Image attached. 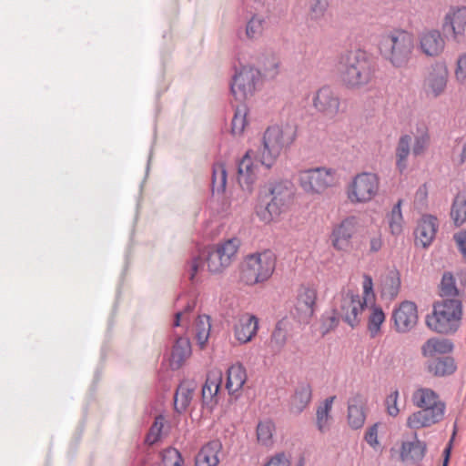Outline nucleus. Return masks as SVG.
Returning a JSON list of instances; mask_svg holds the SVG:
<instances>
[{"mask_svg": "<svg viewBox=\"0 0 466 466\" xmlns=\"http://www.w3.org/2000/svg\"><path fill=\"white\" fill-rule=\"evenodd\" d=\"M382 247V240L380 237H374L370 239V249L372 252L379 251Z\"/></svg>", "mask_w": 466, "mask_h": 466, "instance_id": "obj_57", "label": "nucleus"}, {"mask_svg": "<svg viewBox=\"0 0 466 466\" xmlns=\"http://www.w3.org/2000/svg\"><path fill=\"white\" fill-rule=\"evenodd\" d=\"M366 299L360 298L358 293L351 290L342 294L339 308L338 309V318L342 319L351 328L360 323L359 315L366 307Z\"/></svg>", "mask_w": 466, "mask_h": 466, "instance_id": "obj_12", "label": "nucleus"}, {"mask_svg": "<svg viewBox=\"0 0 466 466\" xmlns=\"http://www.w3.org/2000/svg\"><path fill=\"white\" fill-rule=\"evenodd\" d=\"M412 402L419 408L435 407L439 404H444L440 400L439 395L428 388H420L416 390L411 397Z\"/></svg>", "mask_w": 466, "mask_h": 466, "instance_id": "obj_32", "label": "nucleus"}, {"mask_svg": "<svg viewBox=\"0 0 466 466\" xmlns=\"http://www.w3.org/2000/svg\"><path fill=\"white\" fill-rule=\"evenodd\" d=\"M335 396L325 399L316 411V425L320 432H326L329 430V412L335 400Z\"/></svg>", "mask_w": 466, "mask_h": 466, "instance_id": "obj_37", "label": "nucleus"}, {"mask_svg": "<svg viewBox=\"0 0 466 466\" xmlns=\"http://www.w3.org/2000/svg\"><path fill=\"white\" fill-rule=\"evenodd\" d=\"M289 323L286 319L277 322L268 342V348L273 354H279L285 347L289 332Z\"/></svg>", "mask_w": 466, "mask_h": 466, "instance_id": "obj_27", "label": "nucleus"}, {"mask_svg": "<svg viewBox=\"0 0 466 466\" xmlns=\"http://www.w3.org/2000/svg\"><path fill=\"white\" fill-rule=\"evenodd\" d=\"M309 15L312 19H319L324 15L329 5L328 0H309Z\"/></svg>", "mask_w": 466, "mask_h": 466, "instance_id": "obj_49", "label": "nucleus"}, {"mask_svg": "<svg viewBox=\"0 0 466 466\" xmlns=\"http://www.w3.org/2000/svg\"><path fill=\"white\" fill-rule=\"evenodd\" d=\"M400 288V279L397 271L389 272L381 281V296L393 299L397 297Z\"/></svg>", "mask_w": 466, "mask_h": 466, "instance_id": "obj_34", "label": "nucleus"}, {"mask_svg": "<svg viewBox=\"0 0 466 466\" xmlns=\"http://www.w3.org/2000/svg\"><path fill=\"white\" fill-rule=\"evenodd\" d=\"M445 404L439 406L420 408V410L413 412L407 420V425L411 429H420L430 427L441 421L444 416Z\"/></svg>", "mask_w": 466, "mask_h": 466, "instance_id": "obj_17", "label": "nucleus"}, {"mask_svg": "<svg viewBox=\"0 0 466 466\" xmlns=\"http://www.w3.org/2000/svg\"><path fill=\"white\" fill-rule=\"evenodd\" d=\"M448 80V71L442 65L432 66L424 81L423 89L427 96H440L445 90Z\"/></svg>", "mask_w": 466, "mask_h": 466, "instance_id": "obj_20", "label": "nucleus"}, {"mask_svg": "<svg viewBox=\"0 0 466 466\" xmlns=\"http://www.w3.org/2000/svg\"><path fill=\"white\" fill-rule=\"evenodd\" d=\"M418 38L420 50L426 56H439L445 48L444 36L438 29H424Z\"/></svg>", "mask_w": 466, "mask_h": 466, "instance_id": "obj_19", "label": "nucleus"}, {"mask_svg": "<svg viewBox=\"0 0 466 466\" xmlns=\"http://www.w3.org/2000/svg\"><path fill=\"white\" fill-rule=\"evenodd\" d=\"M183 463V457L176 448L168 447L161 452L159 466H182Z\"/></svg>", "mask_w": 466, "mask_h": 466, "instance_id": "obj_45", "label": "nucleus"}, {"mask_svg": "<svg viewBox=\"0 0 466 466\" xmlns=\"http://www.w3.org/2000/svg\"><path fill=\"white\" fill-rule=\"evenodd\" d=\"M222 448L219 441L208 442L198 452L195 458V466H217L219 462L218 453Z\"/></svg>", "mask_w": 466, "mask_h": 466, "instance_id": "obj_23", "label": "nucleus"}, {"mask_svg": "<svg viewBox=\"0 0 466 466\" xmlns=\"http://www.w3.org/2000/svg\"><path fill=\"white\" fill-rule=\"evenodd\" d=\"M426 370L435 377H445L455 372L457 366L451 356L431 358L426 362Z\"/></svg>", "mask_w": 466, "mask_h": 466, "instance_id": "obj_25", "label": "nucleus"}, {"mask_svg": "<svg viewBox=\"0 0 466 466\" xmlns=\"http://www.w3.org/2000/svg\"><path fill=\"white\" fill-rule=\"evenodd\" d=\"M462 317V303L458 299H444L433 305L431 315L426 318V325L441 334H451L458 330Z\"/></svg>", "mask_w": 466, "mask_h": 466, "instance_id": "obj_5", "label": "nucleus"}, {"mask_svg": "<svg viewBox=\"0 0 466 466\" xmlns=\"http://www.w3.org/2000/svg\"><path fill=\"white\" fill-rule=\"evenodd\" d=\"M399 390H395L385 400L387 413L391 417H396L400 410L398 408Z\"/></svg>", "mask_w": 466, "mask_h": 466, "instance_id": "obj_50", "label": "nucleus"}, {"mask_svg": "<svg viewBox=\"0 0 466 466\" xmlns=\"http://www.w3.org/2000/svg\"><path fill=\"white\" fill-rule=\"evenodd\" d=\"M365 441L369 445L375 448L378 444V423H374L370 426L364 436Z\"/></svg>", "mask_w": 466, "mask_h": 466, "instance_id": "obj_51", "label": "nucleus"}, {"mask_svg": "<svg viewBox=\"0 0 466 466\" xmlns=\"http://www.w3.org/2000/svg\"><path fill=\"white\" fill-rule=\"evenodd\" d=\"M227 177L228 175L225 164H214L211 177V190L213 194H222L225 192Z\"/></svg>", "mask_w": 466, "mask_h": 466, "instance_id": "obj_36", "label": "nucleus"}, {"mask_svg": "<svg viewBox=\"0 0 466 466\" xmlns=\"http://www.w3.org/2000/svg\"><path fill=\"white\" fill-rule=\"evenodd\" d=\"M439 228L438 218L431 214H424L418 220L414 229L415 245L424 248L431 246Z\"/></svg>", "mask_w": 466, "mask_h": 466, "instance_id": "obj_18", "label": "nucleus"}, {"mask_svg": "<svg viewBox=\"0 0 466 466\" xmlns=\"http://www.w3.org/2000/svg\"><path fill=\"white\" fill-rule=\"evenodd\" d=\"M426 448L425 442L417 438L411 441H404L401 445L400 458L405 462H419L424 458Z\"/></svg>", "mask_w": 466, "mask_h": 466, "instance_id": "obj_28", "label": "nucleus"}, {"mask_svg": "<svg viewBox=\"0 0 466 466\" xmlns=\"http://www.w3.org/2000/svg\"><path fill=\"white\" fill-rule=\"evenodd\" d=\"M312 388L309 383L302 381L298 383L294 394L289 400V411L293 414H300L310 403Z\"/></svg>", "mask_w": 466, "mask_h": 466, "instance_id": "obj_22", "label": "nucleus"}, {"mask_svg": "<svg viewBox=\"0 0 466 466\" xmlns=\"http://www.w3.org/2000/svg\"><path fill=\"white\" fill-rule=\"evenodd\" d=\"M292 196V184L287 179L265 183L258 191L257 215L261 221L269 223L288 209Z\"/></svg>", "mask_w": 466, "mask_h": 466, "instance_id": "obj_3", "label": "nucleus"}, {"mask_svg": "<svg viewBox=\"0 0 466 466\" xmlns=\"http://www.w3.org/2000/svg\"><path fill=\"white\" fill-rule=\"evenodd\" d=\"M194 308H195V303L188 301L185 307V312H189V311L193 310Z\"/></svg>", "mask_w": 466, "mask_h": 466, "instance_id": "obj_61", "label": "nucleus"}, {"mask_svg": "<svg viewBox=\"0 0 466 466\" xmlns=\"http://www.w3.org/2000/svg\"><path fill=\"white\" fill-rule=\"evenodd\" d=\"M208 327H203L202 329L198 328L197 331V339L200 345H204L209 337L210 324L208 322V318L207 319Z\"/></svg>", "mask_w": 466, "mask_h": 466, "instance_id": "obj_56", "label": "nucleus"}, {"mask_svg": "<svg viewBox=\"0 0 466 466\" xmlns=\"http://www.w3.org/2000/svg\"><path fill=\"white\" fill-rule=\"evenodd\" d=\"M401 204L402 199H399L392 207L390 213L388 215L389 226L391 234L393 235H399L402 231L403 217L401 212Z\"/></svg>", "mask_w": 466, "mask_h": 466, "instance_id": "obj_41", "label": "nucleus"}, {"mask_svg": "<svg viewBox=\"0 0 466 466\" xmlns=\"http://www.w3.org/2000/svg\"><path fill=\"white\" fill-rule=\"evenodd\" d=\"M276 263L277 257L269 249L249 254L242 263L240 279L248 286L263 283L272 276Z\"/></svg>", "mask_w": 466, "mask_h": 466, "instance_id": "obj_6", "label": "nucleus"}, {"mask_svg": "<svg viewBox=\"0 0 466 466\" xmlns=\"http://www.w3.org/2000/svg\"><path fill=\"white\" fill-rule=\"evenodd\" d=\"M258 319L254 315H246L235 325V337L240 343H247L256 335Z\"/></svg>", "mask_w": 466, "mask_h": 466, "instance_id": "obj_24", "label": "nucleus"}, {"mask_svg": "<svg viewBox=\"0 0 466 466\" xmlns=\"http://www.w3.org/2000/svg\"><path fill=\"white\" fill-rule=\"evenodd\" d=\"M275 424L270 420L259 421L257 426V439L259 444L270 447L273 444Z\"/></svg>", "mask_w": 466, "mask_h": 466, "instance_id": "obj_38", "label": "nucleus"}, {"mask_svg": "<svg viewBox=\"0 0 466 466\" xmlns=\"http://www.w3.org/2000/svg\"><path fill=\"white\" fill-rule=\"evenodd\" d=\"M358 218L350 216L335 225L331 233V241L337 250H346L350 247L351 238L357 231Z\"/></svg>", "mask_w": 466, "mask_h": 466, "instance_id": "obj_14", "label": "nucleus"}, {"mask_svg": "<svg viewBox=\"0 0 466 466\" xmlns=\"http://www.w3.org/2000/svg\"><path fill=\"white\" fill-rule=\"evenodd\" d=\"M453 350V343L448 339L431 338L421 346V354L425 358H433L436 354H448Z\"/></svg>", "mask_w": 466, "mask_h": 466, "instance_id": "obj_30", "label": "nucleus"}, {"mask_svg": "<svg viewBox=\"0 0 466 466\" xmlns=\"http://www.w3.org/2000/svg\"><path fill=\"white\" fill-rule=\"evenodd\" d=\"M451 443L452 439L449 441L448 445L445 447L443 451V462L449 463L450 457H451Z\"/></svg>", "mask_w": 466, "mask_h": 466, "instance_id": "obj_59", "label": "nucleus"}, {"mask_svg": "<svg viewBox=\"0 0 466 466\" xmlns=\"http://www.w3.org/2000/svg\"><path fill=\"white\" fill-rule=\"evenodd\" d=\"M247 380L245 368L241 364L230 366L227 370L226 389L229 395L239 391Z\"/></svg>", "mask_w": 466, "mask_h": 466, "instance_id": "obj_29", "label": "nucleus"}, {"mask_svg": "<svg viewBox=\"0 0 466 466\" xmlns=\"http://www.w3.org/2000/svg\"><path fill=\"white\" fill-rule=\"evenodd\" d=\"M264 466H290V462L287 455L280 452L273 456Z\"/></svg>", "mask_w": 466, "mask_h": 466, "instance_id": "obj_53", "label": "nucleus"}, {"mask_svg": "<svg viewBox=\"0 0 466 466\" xmlns=\"http://www.w3.org/2000/svg\"><path fill=\"white\" fill-rule=\"evenodd\" d=\"M297 137L294 126H272L267 128L262 137V145L258 152L248 150L238 163V180L241 188L248 193L253 190L257 179L258 165L254 158L268 169L272 167L281 151L289 147Z\"/></svg>", "mask_w": 466, "mask_h": 466, "instance_id": "obj_1", "label": "nucleus"}, {"mask_svg": "<svg viewBox=\"0 0 466 466\" xmlns=\"http://www.w3.org/2000/svg\"><path fill=\"white\" fill-rule=\"evenodd\" d=\"M164 420L165 419L162 415H158L155 418V421L149 428V431L145 438V442L147 445H154L160 440L164 427Z\"/></svg>", "mask_w": 466, "mask_h": 466, "instance_id": "obj_46", "label": "nucleus"}, {"mask_svg": "<svg viewBox=\"0 0 466 466\" xmlns=\"http://www.w3.org/2000/svg\"><path fill=\"white\" fill-rule=\"evenodd\" d=\"M379 177L370 172L358 174L352 180L348 198L352 203H364L371 200L378 193Z\"/></svg>", "mask_w": 466, "mask_h": 466, "instance_id": "obj_9", "label": "nucleus"}, {"mask_svg": "<svg viewBox=\"0 0 466 466\" xmlns=\"http://www.w3.org/2000/svg\"><path fill=\"white\" fill-rule=\"evenodd\" d=\"M265 25L266 19L263 15H253L246 25V37L250 40L258 39L262 35Z\"/></svg>", "mask_w": 466, "mask_h": 466, "instance_id": "obj_39", "label": "nucleus"}, {"mask_svg": "<svg viewBox=\"0 0 466 466\" xmlns=\"http://www.w3.org/2000/svg\"><path fill=\"white\" fill-rule=\"evenodd\" d=\"M457 248L462 257L466 259V231H460L453 236Z\"/></svg>", "mask_w": 466, "mask_h": 466, "instance_id": "obj_54", "label": "nucleus"}, {"mask_svg": "<svg viewBox=\"0 0 466 466\" xmlns=\"http://www.w3.org/2000/svg\"><path fill=\"white\" fill-rule=\"evenodd\" d=\"M364 401L360 394H356L349 400L348 402V421L349 425L354 429H360L366 420L363 410Z\"/></svg>", "mask_w": 466, "mask_h": 466, "instance_id": "obj_26", "label": "nucleus"}, {"mask_svg": "<svg viewBox=\"0 0 466 466\" xmlns=\"http://www.w3.org/2000/svg\"><path fill=\"white\" fill-rule=\"evenodd\" d=\"M150 159H151V157L149 156V158H148V161H147V170H148V169H149V162H150Z\"/></svg>", "mask_w": 466, "mask_h": 466, "instance_id": "obj_64", "label": "nucleus"}, {"mask_svg": "<svg viewBox=\"0 0 466 466\" xmlns=\"http://www.w3.org/2000/svg\"><path fill=\"white\" fill-rule=\"evenodd\" d=\"M246 112L238 108L231 121V132L233 135H240L246 127Z\"/></svg>", "mask_w": 466, "mask_h": 466, "instance_id": "obj_48", "label": "nucleus"}, {"mask_svg": "<svg viewBox=\"0 0 466 466\" xmlns=\"http://www.w3.org/2000/svg\"><path fill=\"white\" fill-rule=\"evenodd\" d=\"M440 295L446 299H455L459 295L456 280L452 273L444 272L440 284Z\"/></svg>", "mask_w": 466, "mask_h": 466, "instance_id": "obj_40", "label": "nucleus"}, {"mask_svg": "<svg viewBox=\"0 0 466 466\" xmlns=\"http://www.w3.org/2000/svg\"><path fill=\"white\" fill-rule=\"evenodd\" d=\"M312 103L314 108L323 116L334 119L340 111V97L329 86H323L315 93Z\"/></svg>", "mask_w": 466, "mask_h": 466, "instance_id": "obj_10", "label": "nucleus"}, {"mask_svg": "<svg viewBox=\"0 0 466 466\" xmlns=\"http://www.w3.org/2000/svg\"><path fill=\"white\" fill-rule=\"evenodd\" d=\"M363 291L366 295L372 291V279L368 275L364 276Z\"/></svg>", "mask_w": 466, "mask_h": 466, "instance_id": "obj_58", "label": "nucleus"}, {"mask_svg": "<svg viewBox=\"0 0 466 466\" xmlns=\"http://www.w3.org/2000/svg\"><path fill=\"white\" fill-rule=\"evenodd\" d=\"M240 241L237 238H229L217 246L207 248L201 252L205 263H207L208 271L211 273H220L228 268L236 256L239 248Z\"/></svg>", "mask_w": 466, "mask_h": 466, "instance_id": "obj_8", "label": "nucleus"}, {"mask_svg": "<svg viewBox=\"0 0 466 466\" xmlns=\"http://www.w3.org/2000/svg\"><path fill=\"white\" fill-rule=\"evenodd\" d=\"M279 66V62L278 58H276L274 56H271L268 59V62L264 64V70L268 76L274 77L278 74Z\"/></svg>", "mask_w": 466, "mask_h": 466, "instance_id": "obj_52", "label": "nucleus"}, {"mask_svg": "<svg viewBox=\"0 0 466 466\" xmlns=\"http://www.w3.org/2000/svg\"><path fill=\"white\" fill-rule=\"evenodd\" d=\"M331 321H332V323H335V325H336L337 322H338V318L337 317H332L331 318Z\"/></svg>", "mask_w": 466, "mask_h": 466, "instance_id": "obj_63", "label": "nucleus"}, {"mask_svg": "<svg viewBox=\"0 0 466 466\" xmlns=\"http://www.w3.org/2000/svg\"><path fill=\"white\" fill-rule=\"evenodd\" d=\"M299 183L306 192L321 193L334 184L333 172L322 167L304 170L299 174Z\"/></svg>", "mask_w": 466, "mask_h": 466, "instance_id": "obj_11", "label": "nucleus"}, {"mask_svg": "<svg viewBox=\"0 0 466 466\" xmlns=\"http://www.w3.org/2000/svg\"><path fill=\"white\" fill-rule=\"evenodd\" d=\"M378 46L382 58L393 67H406L414 52V36L407 30L390 29L380 35Z\"/></svg>", "mask_w": 466, "mask_h": 466, "instance_id": "obj_4", "label": "nucleus"}, {"mask_svg": "<svg viewBox=\"0 0 466 466\" xmlns=\"http://www.w3.org/2000/svg\"><path fill=\"white\" fill-rule=\"evenodd\" d=\"M205 264L206 263L201 253L192 256L191 258L187 261L186 271L191 283L194 284L198 282L197 276L204 269Z\"/></svg>", "mask_w": 466, "mask_h": 466, "instance_id": "obj_44", "label": "nucleus"}, {"mask_svg": "<svg viewBox=\"0 0 466 466\" xmlns=\"http://www.w3.org/2000/svg\"><path fill=\"white\" fill-rule=\"evenodd\" d=\"M191 354V345L189 339L186 337H178L173 346L171 352V365L178 369L181 364Z\"/></svg>", "mask_w": 466, "mask_h": 466, "instance_id": "obj_31", "label": "nucleus"}, {"mask_svg": "<svg viewBox=\"0 0 466 466\" xmlns=\"http://www.w3.org/2000/svg\"><path fill=\"white\" fill-rule=\"evenodd\" d=\"M222 383L221 370H211L208 373L206 381L202 386V409L212 412L218 403V391Z\"/></svg>", "mask_w": 466, "mask_h": 466, "instance_id": "obj_15", "label": "nucleus"}, {"mask_svg": "<svg viewBox=\"0 0 466 466\" xmlns=\"http://www.w3.org/2000/svg\"><path fill=\"white\" fill-rule=\"evenodd\" d=\"M410 143L411 137L408 134H405L400 136L396 147V167L401 174L408 167V157L410 153Z\"/></svg>", "mask_w": 466, "mask_h": 466, "instance_id": "obj_33", "label": "nucleus"}, {"mask_svg": "<svg viewBox=\"0 0 466 466\" xmlns=\"http://www.w3.org/2000/svg\"><path fill=\"white\" fill-rule=\"evenodd\" d=\"M182 311H177L176 314H175V320H174V323L173 325L175 327H178L180 326V318H181V315H182Z\"/></svg>", "mask_w": 466, "mask_h": 466, "instance_id": "obj_60", "label": "nucleus"}, {"mask_svg": "<svg viewBox=\"0 0 466 466\" xmlns=\"http://www.w3.org/2000/svg\"><path fill=\"white\" fill-rule=\"evenodd\" d=\"M394 322V329L399 333H408L418 323L417 305L410 300L402 301L396 307L391 315Z\"/></svg>", "mask_w": 466, "mask_h": 466, "instance_id": "obj_13", "label": "nucleus"}, {"mask_svg": "<svg viewBox=\"0 0 466 466\" xmlns=\"http://www.w3.org/2000/svg\"><path fill=\"white\" fill-rule=\"evenodd\" d=\"M430 145V135L427 129L418 130L415 136L412 147V154L414 157L421 156L425 153Z\"/></svg>", "mask_w": 466, "mask_h": 466, "instance_id": "obj_47", "label": "nucleus"}, {"mask_svg": "<svg viewBox=\"0 0 466 466\" xmlns=\"http://www.w3.org/2000/svg\"><path fill=\"white\" fill-rule=\"evenodd\" d=\"M194 388L189 387L186 383H181L174 396L175 410L182 413L189 406L193 399Z\"/></svg>", "mask_w": 466, "mask_h": 466, "instance_id": "obj_35", "label": "nucleus"}, {"mask_svg": "<svg viewBox=\"0 0 466 466\" xmlns=\"http://www.w3.org/2000/svg\"><path fill=\"white\" fill-rule=\"evenodd\" d=\"M385 321V314L381 308L373 306L368 319V330L371 338H375L380 331V327Z\"/></svg>", "mask_w": 466, "mask_h": 466, "instance_id": "obj_42", "label": "nucleus"}, {"mask_svg": "<svg viewBox=\"0 0 466 466\" xmlns=\"http://www.w3.org/2000/svg\"><path fill=\"white\" fill-rule=\"evenodd\" d=\"M335 68L342 85L353 90L368 86L376 71L372 57L362 49L339 54Z\"/></svg>", "mask_w": 466, "mask_h": 466, "instance_id": "obj_2", "label": "nucleus"}, {"mask_svg": "<svg viewBox=\"0 0 466 466\" xmlns=\"http://www.w3.org/2000/svg\"><path fill=\"white\" fill-rule=\"evenodd\" d=\"M262 85L260 71L252 66L235 69L230 82V92L234 98L244 102L251 98Z\"/></svg>", "mask_w": 466, "mask_h": 466, "instance_id": "obj_7", "label": "nucleus"}, {"mask_svg": "<svg viewBox=\"0 0 466 466\" xmlns=\"http://www.w3.org/2000/svg\"><path fill=\"white\" fill-rule=\"evenodd\" d=\"M443 30H451L457 40L466 30V6H451L444 17Z\"/></svg>", "mask_w": 466, "mask_h": 466, "instance_id": "obj_21", "label": "nucleus"}, {"mask_svg": "<svg viewBox=\"0 0 466 466\" xmlns=\"http://www.w3.org/2000/svg\"><path fill=\"white\" fill-rule=\"evenodd\" d=\"M466 159V144L463 146L461 152V161L463 162Z\"/></svg>", "mask_w": 466, "mask_h": 466, "instance_id": "obj_62", "label": "nucleus"}, {"mask_svg": "<svg viewBox=\"0 0 466 466\" xmlns=\"http://www.w3.org/2000/svg\"><path fill=\"white\" fill-rule=\"evenodd\" d=\"M316 299L317 290L314 288L301 286L298 289L294 310L300 322H308L313 316Z\"/></svg>", "mask_w": 466, "mask_h": 466, "instance_id": "obj_16", "label": "nucleus"}, {"mask_svg": "<svg viewBox=\"0 0 466 466\" xmlns=\"http://www.w3.org/2000/svg\"><path fill=\"white\" fill-rule=\"evenodd\" d=\"M451 216L457 226L462 225L466 221V196L459 194L455 197Z\"/></svg>", "mask_w": 466, "mask_h": 466, "instance_id": "obj_43", "label": "nucleus"}, {"mask_svg": "<svg viewBox=\"0 0 466 466\" xmlns=\"http://www.w3.org/2000/svg\"><path fill=\"white\" fill-rule=\"evenodd\" d=\"M456 76L459 79L466 78V53L461 55L458 59Z\"/></svg>", "mask_w": 466, "mask_h": 466, "instance_id": "obj_55", "label": "nucleus"}]
</instances>
